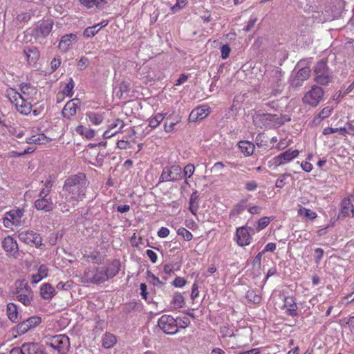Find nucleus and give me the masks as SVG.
I'll return each instance as SVG.
<instances>
[{
  "instance_id": "4",
  "label": "nucleus",
  "mask_w": 354,
  "mask_h": 354,
  "mask_svg": "<svg viewBox=\"0 0 354 354\" xmlns=\"http://www.w3.org/2000/svg\"><path fill=\"white\" fill-rule=\"evenodd\" d=\"M24 216V211L21 209H13L6 212L3 218V226L11 230L14 227L20 226L23 223Z\"/></svg>"
},
{
  "instance_id": "19",
  "label": "nucleus",
  "mask_w": 354,
  "mask_h": 354,
  "mask_svg": "<svg viewBox=\"0 0 354 354\" xmlns=\"http://www.w3.org/2000/svg\"><path fill=\"white\" fill-rule=\"evenodd\" d=\"M106 113L103 111H88L86 113V117L88 121L93 125H100L105 119Z\"/></svg>"
},
{
  "instance_id": "33",
  "label": "nucleus",
  "mask_w": 354,
  "mask_h": 354,
  "mask_svg": "<svg viewBox=\"0 0 354 354\" xmlns=\"http://www.w3.org/2000/svg\"><path fill=\"white\" fill-rule=\"evenodd\" d=\"M31 330L25 320H23L12 328V333L17 335H22Z\"/></svg>"
},
{
  "instance_id": "56",
  "label": "nucleus",
  "mask_w": 354,
  "mask_h": 354,
  "mask_svg": "<svg viewBox=\"0 0 354 354\" xmlns=\"http://www.w3.org/2000/svg\"><path fill=\"white\" fill-rule=\"evenodd\" d=\"M300 166L304 171L308 173L310 172L313 169V165L308 161L301 162L300 163Z\"/></svg>"
},
{
  "instance_id": "13",
  "label": "nucleus",
  "mask_w": 354,
  "mask_h": 354,
  "mask_svg": "<svg viewBox=\"0 0 354 354\" xmlns=\"http://www.w3.org/2000/svg\"><path fill=\"white\" fill-rule=\"evenodd\" d=\"M253 230L251 227H240L236 229V241L241 247L248 245L251 243L252 236L250 232Z\"/></svg>"
},
{
  "instance_id": "2",
  "label": "nucleus",
  "mask_w": 354,
  "mask_h": 354,
  "mask_svg": "<svg viewBox=\"0 0 354 354\" xmlns=\"http://www.w3.org/2000/svg\"><path fill=\"white\" fill-rule=\"evenodd\" d=\"M85 189L86 182L82 174L69 177L66 180L64 185L66 201L74 207L84 198Z\"/></svg>"
},
{
  "instance_id": "32",
  "label": "nucleus",
  "mask_w": 354,
  "mask_h": 354,
  "mask_svg": "<svg viewBox=\"0 0 354 354\" xmlns=\"http://www.w3.org/2000/svg\"><path fill=\"white\" fill-rule=\"evenodd\" d=\"M109 278L111 277L109 274H107L106 269L101 268L96 270L95 273L93 277V280L95 283H101L106 281Z\"/></svg>"
},
{
  "instance_id": "28",
  "label": "nucleus",
  "mask_w": 354,
  "mask_h": 354,
  "mask_svg": "<svg viewBox=\"0 0 354 354\" xmlns=\"http://www.w3.org/2000/svg\"><path fill=\"white\" fill-rule=\"evenodd\" d=\"M6 313L8 319L12 322L17 323L21 319V317H19L17 307L13 303H8L7 304Z\"/></svg>"
},
{
  "instance_id": "31",
  "label": "nucleus",
  "mask_w": 354,
  "mask_h": 354,
  "mask_svg": "<svg viewBox=\"0 0 354 354\" xmlns=\"http://www.w3.org/2000/svg\"><path fill=\"white\" fill-rule=\"evenodd\" d=\"M120 262L119 260L115 259L111 261L106 268L107 274L111 278L116 275L120 270Z\"/></svg>"
},
{
  "instance_id": "11",
  "label": "nucleus",
  "mask_w": 354,
  "mask_h": 354,
  "mask_svg": "<svg viewBox=\"0 0 354 354\" xmlns=\"http://www.w3.org/2000/svg\"><path fill=\"white\" fill-rule=\"evenodd\" d=\"M49 189H43L39 193V198L35 201V207L38 210L50 212L53 209V203L48 196Z\"/></svg>"
},
{
  "instance_id": "27",
  "label": "nucleus",
  "mask_w": 354,
  "mask_h": 354,
  "mask_svg": "<svg viewBox=\"0 0 354 354\" xmlns=\"http://www.w3.org/2000/svg\"><path fill=\"white\" fill-rule=\"evenodd\" d=\"M245 298L249 302L259 304L262 299L261 289H249L245 294Z\"/></svg>"
},
{
  "instance_id": "7",
  "label": "nucleus",
  "mask_w": 354,
  "mask_h": 354,
  "mask_svg": "<svg viewBox=\"0 0 354 354\" xmlns=\"http://www.w3.org/2000/svg\"><path fill=\"white\" fill-rule=\"evenodd\" d=\"M183 178V171L179 165L165 167L160 177V182L177 181Z\"/></svg>"
},
{
  "instance_id": "46",
  "label": "nucleus",
  "mask_w": 354,
  "mask_h": 354,
  "mask_svg": "<svg viewBox=\"0 0 354 354\" xmlns=\"http://www.w3.org/2000/svg\"><path fill=\"white\" fill-rule=\"evenodd\" d=\"M333 111V106H326L319 113L318 117L322 120L327 118L332 114Z\"/></svg>"
},
{
  "instance_id": "44",
  "label": "nucleus",
  "mask_w": 354,
  "mask_h": 354,
  "mask_svg": "<svg viewBox=\"0 0 354 354\" xmlns=\"http://www.w3.org/2000/svg\"><path fill=\"white\" fill-rule=\"evenodd\" d=\"M28 294L19 293L17 295L18 300L21 301L25 306H29L31 303L32 297H30V292L29 291Z\"/></svg>"
},
{
  "instance_id": "12",
  "label": "nucleus",
  "mask_w": 354,
  "mask_h": 354,
  "mask_svg": "<svg viewBox=\"0 0 354 354\" xmlns=\"http://www.w3.org/2000/svg\"><path fill=\"white\" fill-rule=\"evenodd\" d=\"M20 241L38 248L41 245V237L33 231H21L19 234Z\"/></svg>"
},
{
  "instance_id": "53",
  "label": "nucleus",
  "mask_w": 354,
  "mask_h": 354,
  "mask_svg": "<svg viewBox=\"0 0 354 354\" xmlns=\"http://www.w3.org/2000/svg\"><path fill=\"white\" fill-rule=\"evenodd\" d=\"M230 52H231V48L229 46V45H227V44L223 45L221 47V58L223 59H226L227 58H228Z\"/></svg>"
},
{
  "instance_id": "62",
  "label": "nucleus",
  "mask_w": 354,
  "mask_h": 354,
  "mask_svg": "<svg viewBox=\"0 0 354 354\" xmlns=\"http://www.w3.org/2000/svg\"><path fill=\"white\" fill-rule=\"evenodd\" d=\"M88 64V59L86 57H81L77 63V66L80 70L84 69Z\"/></svg>"
},
{
  "instance_id": "17",
  "label": "nucleus",
  "mask_w": 354,
  "mask_h": 354,
  "mask_svg": "<svg viewBox=\"0 0 354 354\" xmlns=\"http://www.w3.org/2000/svg\"><path fill=\"white\" fill-rule=\"evenodd\" d=\"M77 41V36L75 34H67L64 35L59 43V48L61 51L66 53L72 48L73 44Z\"/></svg>"
},
{
  "instance_id": "61",
  "label": "nucleus",
  "mask_w": 354,
  "mask_h": 354,
  "mask_svg": "<svg viewBox=\"0 0 354 354\" xmlns=\"http://www.w3.org/2000/svg\"><path fill=\"white\" fill-rule=\"evenodd\" d=\"M169 234V230L167 227H162L158 232L160 238H165Z\"/></svg>"
},
{
  "instance_id": "15",
  "label": "nucleus",
  "mask_w": 354,
  "mask_h": 354,
  "mask_svg": "<svg viewBox=\"0 0 354 354\" xmlns=\"http://www.w3.org/2000/svg\"><path fill=\"white\" fill-rule=\"evenodd\" d=\"M53 26L52 20L44 21L35 28L34 34L37 37H46L50 33Z\"/></svg>"
},
{
  "instance_id": "26",
  "label": "nucleus",
  "mask_w": 354,
  "mask_h": 354,
  "mask_svg": "<svg viewBox=\"0 0 354 354\" xmlns=\"http://www.w3.org/2000/svg\"><path fill=\"white\" fill-rule=\"evenodd\" d=\"M50 138L44 133H38L26 138L28 144L47 145L50 142Z\"/></svg>"
},
{
  "instance_id": "36",
  "label": "nucleus",
  "mask_w": 354,
  "mask_h": 354,
  "mask_svg": "<svg viewBox=\"0 0 354 354\" xmlns=\"http://www.w3.org/2000/svg\"><path fill=\"white\" fill-rule=\"evenodd\" d=\"M165 115L157 113L153 117L149 119V126L152 129L156 128L164 120Z\"/></svg>"
},
{
  "instance_id": "14",
  "label": "nucleus",
  "mask_w": 354,
  "mask_h": 354,
  "mask_svg": "<svg viewBox=\"0 0 354 354\" xmlns=\"http://www.w3.org/2000/svg\"><path fill=\"white\" fill-rule=\"evenodd\" d=\"M210 113L207 105H202L193 109L189 114V120L191 122H197L205 118Z\"/></svg>"
},
{
  "instance_id": "42",
  "label": "nucleus",
  "mask_w": 354,
  "mask_h": 354,
  "mask_svg": "<svg viewBox=\"0 0 354 354\" xmlns=\"http://www.w3.org/2000/svg\"><path fill=\"white\" fill-rule=\"evenodd\" d=\"M30 329L35 328L41 322V318L38 316H32L24 319Z\"/></svg>"
},
{
  "instance_id": "37",
  "label": "nucleus",
  "mask_w": 354,
  "mask_h": 354,
  "mask_svg": "<svg viewBox=\"0 0 354 354\" xmlns=\"http://www.w3.org/2000/svg\"><path fill=\"white\" fill-rule=\"evenodd\" d=\"M197 199H198L197 193L196 192L192 193L191 196H190V198H189V209L190 212L194 215L196 214V212H197L198 207V203H197Z\"/></svg>"
},
{
  "instance_id": "49",
  "label": "nucleus",
  "mask_w": 354,
  "mask_h": 354,
  "mask_svg": "<svg viewBox=\"0 0 354 354\" xmlns=\"http://www.w3.org/2000/svg\"><path fill=\"white\" fill-rule=\"evenodd\" d=\"M55 293V289H40V295L45 299H51Z\"/></svg>"
},
{
  "instance_id": "21",
  "label": "nucleus",
  "mask_w": 354,
  "mask_h": 354,
  "mask_svg": "<svg viewBox=\"0 0 354 354\" xmlns=\"http://www.w3.org/2000/svg\"><path fill=\"white\" fill-rule=\"evenodd\" d=\"M143 310L142 303L137 301H130L126 303L122 310V313L127 315L136 313H140Z\"/></svg>"
},
{
  "instance_id": "34",
  "label": "nucleus",
  "mask_w": 354,
  "mask_h": 354,
  "mask_svg": "<svg viewBox=\"0 0 354 354\" xmlns=\"http://www.w3.org/2000/svg\"><path fill=\"white\" fill-rule=\"evenodd\" d=\"M117 342L116 337L109 333H106L102 337V346L105 348L113 347Z\"/></svg>"
},
{
  "instance_id": "55",
  "label": "nucleus",
  "mask_w": 354,
  "mask_h": 354,
  "mask_svg": "<svg viewBox=\"0 0 354 354\" xmlns=\"http://www.w3.org/2000/svg\"><path fill=\"white\" fill-rule=\"evenodd\" d=\"M220 332H221L223 337H232L234 335L233 330L232 329L229 328L227 326L221 327Z\"/></svg>"
},
{
  "instance_id": "24",
  "label": "nucleus",
  "mask_w": 354,
  "mask_h": 354,
  "mask_svg": "<svg viewBox=\"0 0 354 354\" xmlns=\"http://www.w3.org/2000/svg\"><path fill=\"white\" fill-rule=\"evenodd\" d=\"M74 131L77 134H78L88 140H91V139L93 138L95 136V131L94 129H93L88 127L84 126L82 124L77 125L75 128Z\"/></svg>"
},
{
  "instance_id": "10",
  "label": "nucleus",
  "mask_w": 354,
  "mask_h": 354,
  "mask_svg": "<svg viewBox=\"0 0 354 354\" xmlns=\"http://www.w3.org/2000/svg\"><path fill=\"white\" fill-rule=\"evenodd\" d=\"M158 326L166 334L173 335L178 332L177 319L171 315H162L158 319Z\"/></svg>"
},
{
  "instance_id": "3",
  "label": "nucleus",
  "mask_w": 354,
  "mask_h": 354,
  "mask_svg": "<svg viewBox=\"0 0 354 354\" xmlns=\"http://www.w3.org/2000/svg\"><path fill=\"white\" fill-rule=\"evenodd\" d=\"M290 120L288 117H281L277 114L256 113L253 116V122L257 127H277Z\"/></svg>"
},
{
  "instance_id": "18",
  "label": "nucleus",
  "mask_w": 354,
  "mask_h": 354,
  "mask_svg": "<svg viewBox=\"0 0 354 354\" xmlns=\"http://www.w3.org/2000/svg\"><path fill=\"white\" fill-rule=\"evenodd\" d=\"M23 349L26 354H46L44 346L36 342L24 343Z\"/></svg>"
},
{
  "instance_id": "22",
  "label": "nucleus",
  "mask_w": 354,
  "mask_h": 354,
  "mask_svg": "<svg viewBox=\"0 0 354 354\" xmlns=\"http://www.w3.org/2000/svg\"><path fill=\"white\" fill-rule=\"evenodd\" d=\"M341 215L344 217L354 216V207L350 198H344L341 202Z\"/></svg>"
},
{
  "instance_id": "63",
  "label": "nucleus",
  "mask_w": 354,
  "mask_h": 354,
  "mask_svg": "<svg viewBox=\"0 0 354 354\" xmlns=\"http://www.w3.org/2000/svg\"><path fill=\"white\" fill-rule=\"evenodd\" d=\"M354 301V292L342 299V303L348 304Z\"/></svg>"
},
{
  "instance_id": "38",
  "label": "nucleus",
  "mask_w": 354,
  "mask_h": 354,
  "mask_svg": "<svg viewBox=\"0 0 354 354\" xmlns=\"http://www.w3.org/2000/svg\"><path fill=\"white\" fill-rule=\"evenodd\" d=\"M124 125L125 124H124V122H123V120H122L119 118H117V119L114 120L112 122L109 123L107 125V128L111 131L113 129L118 127V129L116 130L115 131H118V133H120L122 131V129L124 127Z\"/></svg>"
},
{
  "instance_id": "6",
  "label": "nucleus",
  "mask_w": 354,
  "mask_h": 354,
  "mask_svg": "<svg viewBox=\"0 0 354 354\" xmlns=\"http://www.w3.org/2000/svg\"><path fill=\"white\" fill-rule=\"evenodd\" d=\"M47 345L58 351L59 354H66L70 347L69 338L66 335H59L52 337Z\"/></svg>"
},
{
  "instance_id": "35",
  "label": "nucleus",
  "mask_w": 354,
  "mask_h": 354,
  "mask_svg": "<svg viewBox=\"0 0 354 354\" xmlns=\"http://www.w3.org/2000/svg\"><path fill=\"white\" fill-rule=\"evenodd\" d=\"M297 213H298V215L304 216L310 220H314L317 216V214H316V212L310 210V209H307L304 207H300L299 209H298Z\"/></svg>"
},
{
  "instance_id": "52",
  "label": "nucleus",
  "mask_w": 354,
  "mask_h": 354,
  "mask_svg": "<svg viewBox=\"0 0 354 354\" xmlns=\"http://www.w3.org/2000/svg\"><path fill=\"white\" fill-rule=\"evenodd\" d=\"M187 3V0H176V4L174 5L171 8V9L174 12H177L178 10L184 8Z\"/></svg>"
},
{
  "instance_id": "39",
  "label": "nucleus",
  "mask_w": 354,
  "mask_h": 354,
  "mask_svg": "<svg viewBox=\"0 0 354 354\" xmlns=\"http://www.w3.org/2000/svg\"><path fill=\"white\" fill-rule=\"evenodd\" d=\"M247 208L246 201L239 203L230 212V216L241 214Z\"/></svg>"
},
{
  "instance_id": "20",
  "label": "nucleus",
  "mask_w": 354,
  "mask_h": 354,
  "mask_svg": "<svg viewBox=\"0 0 354 354\" xmlns=\"http://www.w3.org/2000/svg\"><path fill=\"white\" fill-rule=\"evenodd\" d=\"M2 247L4 250L10 254H15L18 250L17 241L10 236H7L2 241Z\"/></svg>"
},
{
  "instance_id": "1",
  "label": "nucleus",
  "mask_w": 354,
  "mask_h": 354,
  "mask_svg": "<svg viewBox=\"0 0 354 354\" xmlns=\"http://www.w3.org/2000/svg\"><path fill=\"white\" fill-rule=\"evenodd\" d=\"M37 95V88L24 82L19 84V91L9 88L6 91V97L15 106L17 111L23 115L30 113Z\"/></svg>"
},
{
  "instance_id": "30",
  "label": "nucleus",
  "mask_w": 354,
  "mask_h": 354,
  "mask_svg": "<svg viewBox=\"0 0 354 354\" xmlns=\"http://www.w3.org/2000/svg\"><path fill=\"white\" fill-rule=\"evenodd\" d=\"M239 147L241 152L246 156L252 155L254 150V144L249 141H240L239 142Z\"/></svg>"
},
{
  "instance_id": "60",
  "label": "nucleus",
  "mask_w": 354,
  "mask_h": 354,
  "mask_svg": "<svg viewBox=\"0 0 354 354\" xmlns=\"http://www.w3.org/2000/svg\"><path fill=\"white\" fill-rule=\"evenodd\" d=\"M146 254L153 263H155L157 261V254L153 250H147L146 251Z\"/></svg>"
},
{
  "instance_id": "43",
  "label": "nucleus",
  "mask_w": 354,
  "mask_h": 354,
  "mask_svg": "<svg viewBox=\"0 0 354 354\" xmlns=\"http://www.w3.org/2000/svg\"><path fill=\"white\" fill-rule=\"evenodd\" d=\"M74 82L71 79L70 81L66 84L64 89L62 90L63 95L66 97H71L73 94Z\"/></svg>"
},
{
  "instance_id": "16",
  "label": "nucleus",
  "mask_w": 354,
  "mask_h": 354,
  "mask_svg": "<svg viewBox=\"0 0 354 354\" xmlns=\"http://www.w3.org/2000/svg\"><path fill=\"white\" fill-rule=\"evenodd\" d=\"M80 107V101L77 98L73 99L68 101L64 106L62 110V114L64 118L70 119L74 116L77 109Z\"/></svg>"
},
{
  "instance_id": "8",
  "label": "nucleus",
  "mask_w": 354,
  "mask_h": 354,
  "mask_svg": "<svg viewBox=\"0 0 354 354\" xmlns=\"http://www.w3.org/2000/svg\"><path fill=\"white\" fill-rule=\"evenodd\" d=\"M315 80L318 84L326 85L332 81L333 77L327 68L326 62H319L315 68Z\"/></svg>"
},
{
  "instance_id": "48",
  "label": "nucleus",
  "mask_w": 354,
  "mask_h": 354,
  "mask_svg": "<svg viewBox=\"0 0 354 354\" xmlns=\"http://www.w3.org/2000/svg\"><path fill=\"white\" fill-rule=\"evenodd\" d=\"M172 304L174 308H178L183 307L185 304L183 296L180 294L176 295L173 298Z\"/></svg>"
},
{
  "instance_id": "9",
  "label": "nucleus",
  "mask_w": 354,
  "mask_h": 354,
  "mask_svg": "<svg viewBox=\"0 0 354 354\" xmlns=\"http://www.w3.org/2000/svg\"><path fill=\"white\" fill-rule=\"evenodd\" d=\"M324 92V90L318 86H313L311 89L308 91L303 97L304 104L312 106H317L321 102Z\"/></svg>"
},
{
  "instance_id": "40",
  "label": "nucleus",
  "mask_w": 354,
  "mask_h": 354,
  "mask_svg": "<svg viewBox=\"0 0 354 354\" xmlns=\"http://www.w3.org/2000/svg\"><path fill=\"white\" fill-rule=\"evenodd\" d=\"M339 133L342 135L346 134V127H339V128H332V127H326L323 129V134L329 135L335 133Z\"/></svg>"
},
{
  "instance_id": "51",
  "label": "nucleus",
  "mask_w": 354,
  "mask_h": 354,
  "mask_svg": "<svg viewBox=\"0 0 354 354\" xmlns=\"http://www.w3.org/2000/svg\"><path fill=\"white\" fill-rule=\"evenodd\" d=\"M195 171V167L192 164L187 165L183 171V178H190Z\"/></svg>"
},
{
  "instance_id": "50",
  "label": "nucleus",
  "mask_w": 354,
  "mask_h": 354,
  "mask_svg": "<svg viewBox=\"0 0 354 354\" xmlns=\"http://www.w3.org/2000/svg\"><path fill=\"white\" fill-rule=\"evenodd\" d=\"M175 319H177V328H185L190 324V320L187 317H177Z\"/></svg>"
},
{
  "instance_id": "58",
  "label": "nucleus",
  "mask_w": 354,
  "mask_h": 354,
  "mask_svg": "<svg viewBox=\"0 0 354 354\" xmlns=\"http://www.w3.org/2000/svg\"><path fill=\"white\" fill-rule=\"evenodd\" d=\"M148 279L149 281L153 284V286H160V285H163L164 283H162V281H161L159 278L155 277L154 275H149L148 277Z\"/></svg>"
},
{
  "instance_id": "64",
  "label": "nucleus",
  "mask_w": 354,
  "mask_h": 354,
  "mask_svg": "<svg viewBox=\"0 0 354 354\" xmlns=\"http://www.w3.org/2000/svg\"><path fill=\"white\" fill-rule=\"evenodd\" d=\"M10 354H26V351H24L23 344L21 347H14L10 351Z\"/></svg>"
},
{
  "instance_id": "23",
  "label": "nucleus",
  "mask_w": 354,
  "mask_h": 354,
  "mask_svg": "<svg viewBox=\"0 0 354 354\" xmlns=\"http://www.w3.org/2000/svg\"><path fill=\"white\" fill-rule=\"evenodd\" d=\"M24 54L29 64H35L39 57V51L35 47H26L24 50Z\"/></svg>"
},
{
  "instance_id": "5",
  "label": "nucleus",
  "mask_w": 354,
  "mask_h": 354,
  "mask_svg": "<svg viewBox=\"0 0 354 354\" xmlns=\"http://www.w3.org/2000/svg\"><path fill=\"white\" fill-rule=\"evenodd\" d=\"M299 155V151L297 149H288L279 155L274 156L272 160L269 161V167L274 166L277 167L286 164H288L292 161L294 159L298 157Z\"/></svg>"
},
{
  "instance_id": "54",
  "label": "nucleus",
  "mask_w": 354,
  "mask_h": 354,
  "mask_svg": "<svg viewBox=\"0 0 354 354\" xmlns=\"http://www.w3.org/2000/svg\"><path fill=\"white\" fill-rule=\"evenodd\" d=\"M270 222V217H267V216L262 217L258 221V228L259 230L264 229L266 227H267L268 225Z\"/></svg>"
},
{
  "instance_id": "29",
  "label": "nucleus",
  "mask_w": 354,
  "mask_h": 354,
  "mask_svg": "<svg viewBox=\"0 0 354 354\" xmlns=\"http://www.w3.org/2000/svg\"><path fill=\"white\" fill-rule=\"evenodd\" d=\"M181 120L180 117L176 116L172 118L169 115L164 124V129L167 133L174 132L175 130V126L178 124Z\"/></svg>"
},
{
  "instance_id": "57",
  "label": "nucleus",
  "mask_w": 354,
  "mask_h": 354,
  "mask_svg": "<svg viewBox=\"0 0 354 354\" xmlns=\"http://www.w3.org/2000/svg\"><path fill=\"white\" fill-rule=\"evenodd\" d=\"M186 281L182 277H176V279L172 281V284L178 288H182L185 286Z\"/></svg>"
},
{
  "instance_id": "41",
  "label": "nucleus",
  "mask_w": 354,
  "mask_h": 354,
  "mask_svg": "<svg viewBox=\"0 0 354 354\" xmlns=\"http://www.w3.org/2000/svg\"><path fill=\"white\" fill-rule=\"evenodd\" d=\"M310 75V69L308 67H305L300 69L297 74V79L300 81L307 80Z\"/></svg>"
},
{
  "instance_id": "59",
  "label": "nucleus",
  "mask_w": 354,
  "mask_h": 354,
  "mask_svg": "<svg viewBox=\"0 0 354 354\" xmlns=\"http://www.w3.org/2000/svg\"><path fill=\"white\" fill-rule=\"evenodd\" d=\"M37 274L43 279L47 277L48 268L45 265H41L39 267Z\"/></svg>"
},
{
  "instance_id": "47",
  "label": "nucleus",
  "mask_w": 354,
  "mask_h": 354,
  "mask_svg": "<svg viewBox=\"0 0 354 354\" xmlns=\"http://www.w3.org/2000/svg\"><path fill=\"white\" fill-rule=\"evenodd\" d=\"M177 234L181 236L185 241H190L193 238L192 234L185 227H180L177 231Z\"/></svg>"
},
{
  "instance_id": "45",
  "label": "nucleus",
  "mask_w": 354,
  "mask_h": 354,
  "mask_svg": "<svg viewBox=\"0 0 354 354\" xmlns=\"http://www.w3.org/2000/svg\"><path fill=\"white\" fill-rule=\"evenodd\" d=\"M99 31V28H97L95 24L93 26L87 27L84 31V36L85 37H92L95 36Z\"/></svg>"
},
{
  "instance_id": "25",
  "label": "nucleus",
  "mask_w": 354,
  "mask_h": 354,
  "mask_svg": "<svg viewBox=\"0 0 354 354\" xmlns=\"http://www.w3.org/2000/svg\"><path fill=\"white\" fill-rule=\"evenodd\" d=\"M284 307L287 309L286 314L288 315L294 317L297 315V306L293 297L284 298Z\"/></svg>"
}]
</instances>
